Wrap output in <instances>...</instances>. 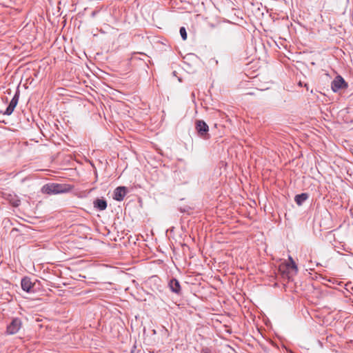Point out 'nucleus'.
<instances>
[{
    "label": "nucleus",
    "mask_w": 353,
    "mask_h": 353,
    "mask_svg": "<svg viewBox=\"0 0 353 353\" xmlns=\"http://www.w3.org/2000/svg\"><path fill=\"white\" fill-rule=\"evenodd\" d=\"M72 189V188L70 185L52 183L43 185L41 191L48 194H57L68 192Z\"/></svg>",
    "instance_id": "1"
},
{
    "label": "nucleus",
    "mask_w": 353,
    "mask_h": 353,
    "mask_svg": "<svg viewBox=\"0 0 353 353\" xmlns=\"http://www.w3.org/2000/svg\"><path fill=\"white\" fill-rule=\"evenodd\" d=\"M21 327V321L20 319H14L7 327V332L9 334H14L19 332Z\"/></svg>",
    "instance_id": "2"
},
{
    "label": "nucleus",
    "mask_w": 353,
    "mask_h": 353,
    "mask_svg": "<svg viewBox=\"0 0 353 353\" xmlns=\"http://www.w3.org/2000/svg\"><path fill=\"white\" fill-rule=\"evenodd\" d=\"M332 90L337 92L339 90L346 87V83L341 76H337L332 82Z\"/></svg>",
    "instance_id": "3"
},
{
    "label": "nucleus",
    "mask_w": 353,
    "mask_h": 353,
    "mask_svg": "<svg viewBox=\"0 0 353 353\" xmlns=\"http://www.w3.org/2000/svg\"><path fill=\"white\" fill-rule=\"evenodd\" d=\"M196 129L199 135L203 137H206L209 130L208 125L203 121H197L196 123Z\"/></svg>",
    "instance_id": "4"
},
{
    "label": "nucleus",
    "mask_w": 353,
    "mask_h": 353,
    "mask_svg": "<svg viewBox=\"0 0 353 353\" xmlns=\"http://www.w3.org/2000/svg\"><path fill=\"white\" fill-rule=\"evenodd\" d=\"M127 194V189L125 187L120 186L117 188L114 191V199L117 201H122Z\"/></svg>",
    "instance_id": "5"
},
{
    "label": "nucleus",
    "mask_w": 353,
    "mask_h": 353,
    "mask_svg": "<svg viewBox=\"0 0 353 353\" xmlns=\"http://www.w3.org/2000/svg\"><path fill=\"white\" fill-rule=\"evenodd\" d=\"M18 100H19V96L17 94H16L14 96V97L12 98V99L11 100V101L10 102L9 105L6 108V110L4 112L5 114L10 115L13 112L16 105H17Z\"/></svg>",
    "instance_id": "6"
},
{
    "label": "nucleus",
    "mask_w": 353,
    "mask_h": 353,
    "mask_svg": "<svg viewBox=\"0 0 353 353\" xmlns=\"http://www.w3.org/2000/svg\"><path fill=\"white\" fill-rule=\"evenodd\" d=\"M169 287L173 292L179 294L181 291V286L179 282L176 279H173L170 280L169 282Z\"/></svg>",
    "instance_id": "7"
},
{
    "label": "nucleus",
    "mask_w": 353,
    "mask_h": 353,
    "mask_svg": "<svg viewBox=\"0 0 353 353\" xmlns=\"http://www.w3.org/2000/svg\"><path fill=\"white\" fill-rule=\"evenodd\" d=\"M21 288L26 292H30L32 288V283L30 279L24 278L21 280Z\"/></svg>",
    "instance_id": "8"
},
{
    "label": "nucleus",
    "mask_w": 353,
    "mask_h": 353,
    "mask_svg": "<svg viewBox=\"0 0 353 353\" xmlns=\"http://www.w3.org/2000/svg\"><path fill=\"white\" fill-rule=\"evenodd\" d=\"M94 205L95 208H97L100 210H103L107 207V203L103 199H97L94 202Z\"/></svg>",
    "instance_id": "9"
},
{
    "label": "nucleus",
    "mask_w": 353,
    "mask_h": 353,
    "mask_svg": "<svg viewBox=\"0 0 353 353\" xmlns=\"http://www.w3.org/2000/svg\"><path fill=\"white\" fill-rule=\"evenodd\" d=\"M307 199V194H301L295 196V201L299 205H301Z\"/></svg>",
    "instance_id": "10"
},
{
    "label": "nucleus",
    "mask_w": 353,
    "mask_h": 353,
    "mask_svg": "<svg viewBox=\"0 0 353 353\" xmlns=\"http://www.w3.org/2000/svg\"><path fill=\"white\" fill-rule=\"evenodd\" d=\"M180 34H181L183 40L185 41L187 39V32H186L185 28L184 27H181L180 28Z\"/></svg>",
    "instance_id": "11"
},
{
    "label": "nucleus",
    "mask_w": 353,
    "mask_h": 353,
    "mask_svg": "<svg viewBox=\"0 0 353 353\" xmlns=\"http://www.w3.org/2000/svg\"><path fill=\"white\" fill-rule=\"evenodd\" d=\"M290 265H291L292 268L296 270L297 269L296 265L291 257H290Z\"/></svg>",
    "instance_id": "12"
},
{
    "label": "nucleus",
    "mask_w": 353,
    "mask_h": 353,
    "mask_svg": "<svg viewBox=\"0 0 353 353\" xmlns=\"http://www.w3.org/2000/svg\"><path fill=\"white\" fill-rule=\"evenodd\" d=\"M18 205H19L18 202H17V203H15L14 204V206H17Z\"/></svg>",
    "instance_id": "13"
}]
</instances>
